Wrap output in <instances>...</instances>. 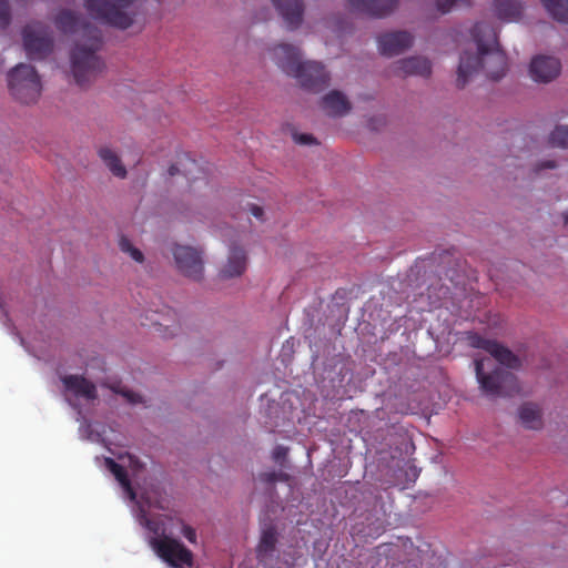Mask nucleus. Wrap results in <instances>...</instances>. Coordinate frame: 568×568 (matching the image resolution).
Wrapping results in <instances>:
<instances>
[{"label":"nucleus","instance_id":"obj_1","mask_svg":"<svg viewBox=\"0 0 568 568\" xmlns=\"http://www.w3.org/2000/svg\"><path fill=\"white\" fill-rule=\"evenodd\" d=\"M468 342L471 347L484 349L491 356L476 357L474 359L476 378L480 390L491 398L518 394L520 387L515 374L496 367L494 359L508 368H518L520 359L509 348L479 334L469 335Z\"/></svg>","mask_w":568,"mask_h":568},{"label":"nucleus","instance_id":"obj_2","mask_svg":"<svg viewBox=\"0 0 568 568\" xmlns=\"http://www.w3.org/2000/svg\"><path fill=\"white\" fill-rule=\"evenodd\" d=\"M54 24L62 33L79 37L71 53V69L77 84L84 88L104 69L97 54L102 44L101 31L70 10L60 11Z\"/></svg>","mask_w":568,"mask_h":568},{"label":"nucleus","instance_id":"obj_3","mask_svg":"<svg viewBox=\"0 0 568 568\" xmlns=\"http://www.w3.org/2000/svg\"><path fill=\"white\" fill-rule=\"evenodd\" d=\"M477 44L476 54L463 52L457 71V87L464 88L468 80L480 71L488 79L499 80L507 71V55L500 49L496 29L486 22H478L471 30Z\"/></svg>","mask_w":568,"mask_h":568},{"label":"nucleus","instance_id":"obj_4","mask_svg":"<svg viewBox=\"0 0 568 568\" xmlns=\"http://www.w3.org/2000/svg\"><path fill=\"white\" fill-rule=\"evenodd\" d=\"M276 64L288 75L296 78L300 84L314 93L321 92L329 84V74L324 65L315 61H302L298 48L281 43L272 49Z\"/></svg>","mask_w":568,"mask_h":568},{"label":"nucleus","instance_id":"obj_5","mask_svg":"<svg viewBox=\"0 0 568 568\" xmlns=\"http://www.w3.org/2000/svg\"><path fill=\"white\" fill-rule=\"evenodd\" d=\"M8 87L13 98L23 104L36 103L42 90L37 70L26 63H20L10 70Z\"/></svg>","mask_w":568,"mask_h":568},{"label":"nucleus","instance_id":"obj_6","mask_svg":"<svg viewBox=\"0 0 568 568\" xmlns=\"http://www.w3.org/2000/svg\"><path fill=\"white\" fill-rule=\"evenodd\" d=\"M135 0H85L84 7L92 18L109 26L125 30L133 23L126 10Z\"/></svg>","mask_w":568,"mask_h":568},{"label":"nucleus","instance_id":"obj_7","mask_svg":"<svg viewBox=\"0 0 568 568\" xmlns=\"http://www.w3.org/2000/svg\"><path fill=\"white\" fill-rule=\"evenodd\" d=\"M149 544L158 557L173 568H191L194 564L193 552L175 538L151 537Z\"/></svg>","mask_w":568,"mask_h":568},{"label":"nucleus","instance_id":"obj_8","mask_svg":"<svg viewBox=\"0 0 568 568\" xmlns=\"http://www.w3.org/2000/svg\"><path fill=\"white\" fill-rule=\"evenodd\" d=\"M23 47L28 58L42 60L49 55L53 48V40L49 27L42 22L27 24L22 31Z\"/></svg>","mask_w":568,"mask_h":568},{"label":"nucleus","instance_id":"obj_9","mask_svg":"<svg viewBox=\"0 0 568 568\" xmlns=\"http://www.w3.org/2000/svg\"><path fill=\"white\" fill-rule=\"evenodd\" d=\"M172 254L181 274L195 282L203 278V260L197 250L191 246L175 244Z\"/></svg>","mask_w":568,"mask_h":568},{"label":"nucleus","instance_id":"obj_10","mask_svg":"<svg viewBox=\"0 0 568 568\" xmlns=\"http://www.w3.org/2000/svg\"><path fill=\"white\" fill-rule=\"evenodd\" d=\"M560 61L549 55H537L531 60L529 65L531 79L541 83L551 82L560 74Z\"/></svg>","mask_w":568,"mask_h":568},{"label":"nucleus","instance_id":"obj_11","mask_svg":"<svg viewBox=\"0 0 568 568\" xmlns=\"http://www.w3.org/2000/svg\"><path fill=\"white\" fill-rule=\"evenodd\" d=\"M412 44L413 36L407 31L388 32L378 38L379 51L387 57L398 55Z\"/></svg>","mask_w":568,"mask_h":568},{"label":"nucleus","instance_id":"obj_12","mask_svg":"<svg viewBox=\"0 0 568 568\" xmlns=\"http://www.w3.org/2000/svg\"><path fill=\"white\" fill-rule=\"evenodd\" d=\"M353 10L374 18H384L397 7L398 0H349Z\"/></svg>","mask_w":568,"mask_h":568},{"label":"nucleus","instance_id":"obj_13","mask_svg":"<svg viewBox=\"0 0 568 568\" xmlns=\"http://www.w3.org/2000/svg\"><path fill=\"white\" fill-rule=\"evenodd\" d=\"M278 13L284 19L288 29H297L304 14L303 0H271Z\"/></svg>","mask_w":568,"mask_h":568},{"label":"nucleus","instance_id":"obj_14","mask_svg":"<svg viewBox=\"0 0 568 568\" xmlns=\"http://www.w3.org/2000/svg\"><path fill=\"white\" fill-rule=\"evenodd\" d=\"M246 270V253L240 246H232L227 262L220 271V277L229 280L241 276Z\"/></svg>","mask_w":568,"mask_h":568},{"label":"nucleus","instance_id":"obj_15","mask_svg":"<svg viewBox=\"0 0 568 568\" xmlns=\"http://www.w3.org/2000/svg\"><path fill=\"white\" fill-rule=\"evenodd\" d=\"M321 105L329 116H344L352 109V104L346 95L338 90H332L325 94L322 98Z\"/></svg>","mask_w":568,"mask_h":568},{"label":"nucleus","instance_id":"obj_16","mask_svg":"<svg viewBox=\"0 0 568 568\" xmlns=\"http://www.w3.org/2000/svg\"><path fill=\"white\" fill-rule=\"evenodd\" d=\"M277 541V530L274 526H268L262 530L260 541L255 549L258 562H266L268 559L273 558Z\"/></svg>","mask_w":568,"mask_h":568},{"label":"nucleus","instance_id":"obj_17","mask_svg":"<svg viewBox=\"0 0 568 568\" xmlns=\"http://www.w3.org/2000/svg\"><path fill=\"white\" fill-rule=\"evenodd\" d=\"M396 72L403 75L429 77L432 65L429 60L420 57H412L396 62Z\"/></svg>","mask_w":568,"mask_h":568},{"label":"nucleus","instance_id":"obj_18","mask_svg":"<svg viewBox=\"0 0 568 568\" xmlns=\"http://www.w3.org/2000/svg\"><path fill=\"white\" fill-rule=\"evenodd\" d=\"M62 383L68 390L72 392L77 396H81L87 399L97 398L95 385L83 376L67 375L62 377Z\"/></svg>","mask_w":568,"mask_h":568},{"label":"nucleus","instance_id":"obj_19","mask_svg":"<svg viewBox=\"0 0 568 568\" xmlns=\"http://www.w3.org/2000/svg\"><path fill=\"white\" fill-rule=\"evenodd\" d=\"M493 7L498 19L516 21L523 12V4L518 0H493Z\"/></svg>","mask_w":568,"mask_h":568},{"label":"nucleus","instance_id":"obj_20","mask_svg":"<svg viewBox=\"0 0 568 568\" xmlns=\"http://www.w3.org/2000/svg\"><path fill=\"white\" fill-rule=\"evenodd\" d=\"M519 419L528 429H539L542 426L541 409L532 403H525L519 408Z\"/></svg>","mask_w":568,"mask_h":568},{"label":"nucleus","instance_id":"obj_21","mask_svg":"<svg viewBox=\"0 0 568 568\" xmlns=\"http://www.w3.org/2000/svg\"><path fill=\"white\" fill-rule=\"evenodd\" d=\"M105 466L106 468L113 474L115 479L119 481L123 490L126 493L129 498L131 500H134L136 497V494L131 486V481L128 477V473L123 466L114 462L112 458H105Z\"/></svg>","mask_w":568,"mask_h":568},{"label":"nucleus","instance_id":"obj_22","mask_svg":"<svg viewBox=\"0 0 568 568\" xmlns=\"http://www.w3.org/2000/svg\"><path fill=\"white\" fill-rule=\"evenodd\" d=\"M99 156L108 166V169L112 172V174L116 178H125L126 169L122 164V161L118 156V154L110 148L103 146L99 150Z\"/></svg>","mask_w":568,"mask_h":568},{"label":"nucleus","instance_id":"obj_23","mask_svg":"<svg viewBox=\"0 0 568 568\" xmlns=\"http://www.w3.org/2000/svg\"><path fill=\"white\" fill-rule=\"evenodd\" d=\"M541 2L556 21L568 23V0H541Z\"/></svg>","mask_w":568,"mask_h":568},{"label":"nucleus","instance_id":"obj_24","mask_svg":"<svg viewBox=\"0 0 568 568\" xmlns=\"http://www.w3.org/2000/svg\"><path fill=\"white\" fill-rule=\"evenodd\" d=\"M140 523L143 525L150 532L153 534L152 537L162 538L165 535V529L163 524L160 520L149 518L145 514L140 516Z\"/></svg>","mask_w":568,"mask_h":568},{"label":"nucleus","instance_id":"obj_25","mask_svg":"<svg viewBox=\"0 0 568 568\" xmlns=\"http://www.w3.org/2000/svg\"><path fill=\"white\" fill-rule=\"evenodd\" d=\"M550 143L558 148H568V126L557 125L550 134Z\"/></svg>","mask_w":568,"mask_h":568},{"label":"nucleus","instance_id":"obj_26","mask_svg":"<svg viewBox=\"0 0 568 568\" xmlns=\"http://www.w3.org/2000/svg\"><path fill=\"white\" fill-rule=\"evenodd\" d=\"M119 246L122 252L130 254V256L135 262H139V263L143 262V260H144L143 253L139 248L134 247L132 245L131 241L129 239H126L125 236H121V239L119 241Z\"/></svg>","mask_w":568,"mask_h":568},{"label":"nucleus","instance_id":"obj_27","mask_svg":"<svg viewBox=\"0 0 568 568\" xmlns=\"http://www.w3.org/2000/svg\"><path fill=\"white\" fill-rule=\"evenodd\" d=\"M456 6L469 7L470 0H436V8L442 13H448Z\"/></svg>","mask_w":568,"mask_h":568},{"label":"nucleus","instance_id":"obj_28","mask_svg":"<svg viewBox=\"0 0 568 568\" xmlns=\"http://www.w3.org/2000/svg\"><path fill=\"white\" fill-rule=\"evenodd\" d=\"M11 22L9 0H0V28L7 29Z\"/></svg>","mask_w":568,"mask_h":568},{"label":"nucleus","instance_id":"obj_29","mask_svg":"<svg viewBox=\"0 0 568 568\" xmlns=\"http://www.w3.org/2000/svg\"><path fill=\"white\" fill-rule=\"evenodd\" d=\"M260 479L266 484H274L277 480L285 481L288 479V476L284 473L277 471H265L260 474Z\"/></svg>","mask_w":568,"mask_h":568},{"label":"nucleus","instance_id":"obj_30","mask_svg":"<svg viewBox=\"0 0 568 568\" xmlns=\"http://www.w3.org/2000/svg\"><path fill=\"white\" fill-rule=\"evenodd\" d=\"M181 532L189 542L196 544V531L193 527L183 523Z\"/></svg>","mask_w":568,"mask_h":568},{"label":"nucleus","instance_id":"obj_31","mask_svg":"<svg viewBox=\"0 0 568 568\" xmlns=\"http://www.w3.org/2000/svg\"><path fill=\"white\" fill-rule=\"evenodd\" d=\"M287 453H288V448L287 447L282 446V445H277L273 449L272 457H273L275 463H280L281 464L286 458Z\"/></svg>","mask_w":568,"mask_h":568},{"label":"nucleus","instance_id":"obj_32","mask_svg":"<svg viewBox=\"0 0 568 568\" xmlns=\"http://www.w3.org/2000/svg\"><path fill=\"white\" fill-rule=\"evenodd\" d=\"M294 141L303 145H311L317 143L316 139L312 134L307 133L294 134Z\"/></svg>","mask_w":568,"mask_h":568},{"label":"nucleus","instance_id":"obj_33","mask_svg":"<svg viewBox=\"0 0 568 568\" xmlns=\"http://www.w3.org/2000/svg\"><path fill=\"white\" fill-rule=\"evenodd\" d=\"M555 168H557V163L555 160H545L537 164L536 171L539 172V171H542L546 169H555Z\"/></svg>","mask_w":568,"mask_h":568},{"label":"nucleus","instance_id":"obj_34","mask_svg":"<svg viewBox=\"0 0 568 568\" xmlns=\"http://www.w3.org/2000/svg\"><path fill=\"white\" fill-rule=\"evenodd\" d=\"M248 210L254 217H256L257 220H263V215H264L263 207H261L256 204H248Z\"/></svg>","mask_w":568,"mask_h":568},{"label":"nucleus","instance_id":"obj_35","mask_svg":"<svg viewBox=\"0 0 568 568\" xmlns=\"http://www.w3.org/2000/svg\"><path fill=\"white\" fill-rule=\"evenodd\" d=\"M122 395L132 404L141 403V396L131 390L121 392Z\"/></svg>","mask_w":568,"mask_h":568},{"label":"nucleus","instance_id":"obj_36","mask_svg":"<svg viewBox=\"0 0 568 568\" xmlns=\"http://www.w3.org/2000/svg\"><path fill=\"white\" fill-rule=\"evenodd\" d=\"M179 173H181V170H180V168H179L178 165L172 164V165L169 168V174H170L171 176L176 175V174H179Z\"/></svg>","mask_w":568,"mask_h":568},{"label":"nucleus","instance_id":"obj_37","mask_svg":"<svg viewBox=\"0 0 568 568\" xmlns=\"http://www.w3.org/2000/svg\"><path fill=\"white\" fill-rule=\"evenodd\" d=\"M564 224L568 227V212L564 213Z\"/></svg>","mask_w":568,"mask_h":568},{"label":"nucleus","instance_id":"obj_38","mask_svg":"<svg viewBox=\"0 0 568 568\" xmlns=\"http://www.w3.org/2000/svg\"><path fill=\"white\" fill-rule=\"evenodd\" d=\"M154 324L160 325V326H166V327L169 326L168 324L159 322V321H154Z\"/></svg>","mask_w":568,"mask_h":568},{"label":"nucleus","instance_id":"obj_39","mask_svg":"<svg viewBox=\"0 0 568 568\" xmlns=\"http://www.w3.org/2000/svg\"><path fill=\"white\" fill-rule=\"evenodd\" d=\"M187 162H190L193 165H196V163L193 160H190L187 156L184 158Z\"/></svg>","mask_w":568,"mask_h":568}]
</instances>
